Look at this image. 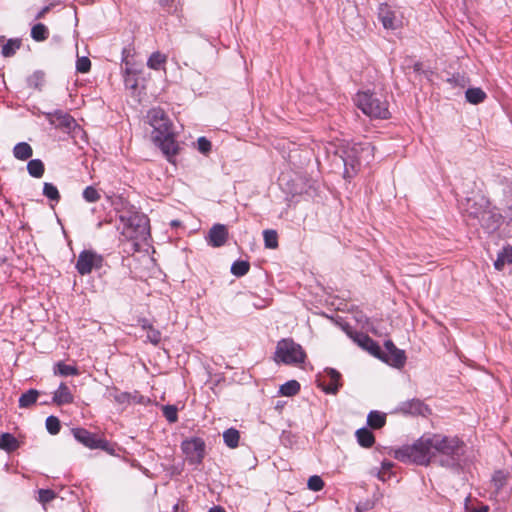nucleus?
<instances>
[{"instance_id":"nucleus-1","label":"nucleus","mask_w":512,"mask_h":512,"mask_svg":"<svg viewBox=\"0 0 512 512\" xmlns=\"http://www.w3.org/2000/svg\"><path fill=\"white\" fill-rule=\"evenodd\" d=\"M465 443L457 436L439 433L424 434L412 445H406L395 452L396 459L427 466L431 463L446 468L461 466Z\"/></svg>"},{"instance_id":"nucleus-2","label":"nucleus","mask_w":512,"mask_h":512,"mask_svg":"<svg viewBox=\"0 0 512 512\" xmlns=\"http://www.w3.org/2000/svg\"><path fill=\"white\" fill-rule=\"evenodd\" d=\"M147 121L153 128L152 138L169 162L179 153L180 147L175 139L173 124L161 108H152L147 113Z\"/></svg>"},{"instance_id":"nucleus-3","label":"nucleus","mask_w":512,"mask_h":512,"mask_svg":"<svg viewBox=\"0 0 512 512\" xmlns=\"http://www.w3.org/2000/svg\"><path fill=\"white\" fill-rule=\"evenodd\" d=\"M118 230L126 240L135 241V250H138V241H146L150 235L149 219L146 215L136 211L133 207L124 210L119 215Z\"/></svg>"},{"instance_id":"nucleus-4","label":"nucleus","mask_w":512,"mask_h":512,"mask_svg":"<svg viewBox=\"0 0 512 512\" xmlns=\"http://www.w3.org/2000/svg\"><path fill=\"white\" fill-rule=\"evenodd\" d=\"M344 177L352 178L363 163L369 164L374 158V147L369 142L354 143L343 150Z\"/></svg>"},{"instance_id":"nucleus-5","label":"nucleus","mask_w":512,"mask_h":512,"mask_svg":"<svg viewBox=\"0 0 512 512\" xmlns=\"http://www.w3.org/2000/svg\"><path fill=\"white\" fill-rule=\"evenodd\" d=\"M355 101L357 107L371 118L387 119L390 115L387 101L378 97L375 93L370 91L359 92Z\"/></svg>"},{"instance_id":"nucleus-6","label":"nucleus","mask_w":512,"mask_h":512,"mask_svg":"<svg viewBox=\"0 0 512 512\" xmlns=\"http://www.w3.org/2000/svg\"><path fill=\"white\" fill-rule=\"evenodd\" d=\"M306 354L298 343L292 339H282L277 343L274 360L277 363L297 365L304 363Z\"/></svg>"},{"instance_id":"nucleus-7","label":"nucleus","mask_w":512,"mask_h":512,"mask_svg":"<svg viewBox=\"0 0 512 512\" xmlns=\"http://www.w3.org/2000/svg\"><path fill=\"white\" fill-rule=\"evenodd\" d=\"M72 434L74 438L89 449H101L110 455L115 454V446L104 438H100L97 434L88 431L85 428H73Z\"/></svg>"},{"instance_id":"nucleus-8","label":"nucleus","mask_w":512,"mask_h":512,"mask_svg":"<svg viewBox=\"0 0 512 512\" xmlns=\"http://www.w3.org/2000/svg\"><path fill=\"white\" fill-rule=\"evenodd\" d=\"M205 442L199 437L186 439L181 443V449L186 461L191 465H200L205 456Z\"/></svg>"},{"instance_id":"nucleus-9","label":"nucleus","mask_w":512,"mask_h":512,"mask_svg":"<svg viewBox=\"0 0 512 512\" xmlns=\"http://www.w3.org/2000/svg\"><path fill=\"white\" fill-rule=\"evenodd\" d=\"M102 264L103 257L100 254L92 250H83L78 256L75 268L80 275H87L93 269L101 268Z\"/></svg>"},{"instance_id":"nucleus-10","label":"nucleus","mask_w":512,"mask_h":512,"mask_svg":"<svg viewBox=\"0 0 512 512\" xmlns=\"http://www.w3.org/2000/svg\"><path fill=\"white\" fill-rule=\"evenodd\" d=\"M471 214L472 218L477 219L481 227L488 233L497 230L502 223V216L491 210L490 207H488L487 210H481L480 212L471 210Z\"/></svg>"},{"instance_id":"nucleus-11","label":"nucleus","mask_w":512,"mask_h":512,"mask_svg":"<svg viewBox=\"0 0 512 512\" xmlns=\"http://www.w3.org/2000/svg\"><path fill=\"white\" fill-rule=\"evenodd\" d=\"M380 359L395 368H402L406 363L405 352L398 349L391 340L385 341Z\"/></svg>"},{"instance_id":"nucleus-12","label":"nucleus","mask_w":512,"mask_h":512,"mask_svg":"<svg viewBox=\"0 0 512 512\" xmlns=\"http://www.w3.org/2000/svg\"><path fill=\"white\" fill-rule=\"evenodd\" d=\"M318 386L327 394H336L342 386L341 374L333 368H326L318 378Z\"/></svg>"},{"instance_id":"nucleus-13","label":"nucleus","mask_w":512,"mask_h":512,"mask_svg":"<svg viewBox=\"0 0 512 512\" xmlns=\"http://www.w3.org/2000/svg\"><path fill=\"white\" fill-rule=\"evenodd\" d=\"M395 413L411 416H426L430 414L429 407L420 399L403 401L395 408Z\"/></svg>"},{"instance_id":"nucleus-14","label":"nucleus","mask_w":512,"mask_h":512,"mask_svg":"<svg viewBox=\"0 0 512 512\" xmlns=\"http://www.w3.org/2000/svg\"><path fill=\"white\" fill-rule=\"evenodd\" d=\"M228 239V230L223 224H215L209 230L207 242L212 247L223 246Z\"/></svg>"},{"instance_id":"nucleus-15","label":"nucleus","mask_w":512,"mask_h":512,"mask_svg":"<svg viewBox=\"0 0 512 512\" xmlns=\"http://www.w3.org/2000/svg\"><path fill=\"white\" fill-rule=\"evenodd\" d=\"M105 397L110 401H114L122 408H126L131 404V398L133 396H130V392L120 391L116 386H107Z\"/></svg>"},{"instance_id":"nucleus-16","label":"nucleus","mask_w":512,"mask_h":512,"mask_svg":"<svg viewBox=\"0 0 512 512\" xmlns=\"http://www.w3.org/2000/svg\"><path fill=\"white\" fill-rule=\"evenodd\" d=\"M73 399V395L65 383H61L53 395V402L58 405L70 404Z\"/></svg>"},{"instance_id":"nucleus-17","label":"nucleus","mask_w":512,"mask_h":512,"mask_svg":"<svg viewBox=\"0 0 512 512\" xmlns=\"http://www.w3.org/2000/svg\"><path fill=\"white\" fill-rule=\"evenodd\" d=\"M47 116L52 124L58 122L59 125L64 126L66 128H70L73 122L72 117L68 113L63 112L62 110H56L52 113H48Z\"/></svg>"},{"instance_id":"nucleus-18","label":"nucleus","mask_w":512,"mask_h":512,"mask_svg":"<svg viewBox=\"0 0 512 512\" xmlns=\"http://www.w3.org/2000/svg\"><path fill=\"white\" fill-rule=\"evenodd\" d=\"M379 18L386 29H396L395 13L387 5L380 8Z\"/></svg>"},{"instance_id":"nucleus-19","label":"nucleus","mask_w":512,"mask_h":512,"mask_svg":"<svg viewBox=\"0 0 512 512\" xmlns=\"http://www.w3.org/2000/svg\"><path fill=\"white\" fill-rule=\"evenodd\" d=\"M488 207L489 202L484 197L468 198L465 211L467 212L469 217H472L471 210H476L477 212H480L481 210H487Z\"/></svg>"},{"instance_id":"nucleus-20","label":"nucleus","mask_w":512,"mask_h":512,"mask_svg":"<svg viewBox=\"0 0 512 512\" xmlns=\"http://www.w3.org/2000/svg\"><path fill=\"white\" fill-rule=\"evenodd\" d=\"M356 438L359 445L364 448H370L375 442L373 433L367 428L358 429L356 431Z\"/></svg>"},{"instance_id":"nucleus-21","label":"nucleus","mask_w":512,"mask_h":512,"mask_svg":"<svg viewBox=\"0 0 512 512\" xmlns=\"http://www.w3.org/2000/svg\"><path fill=\"white\" fill-rule=\"evenodd\" d=\"M167 56L159 51L153 52L147 61V66L152 70L164 69Z\"/></svg>"},{"instance_id":"nucleus-22","label":"nucleus","mask_w":512,"mask_h":512,"mask_svg":"<svg viewBox=\"0 0 512 512\" xmlns=\"http://www.w3.org/2000/svg\"><path fill=\"white\" fill-rule=\"evenodd\" d=\"M465 97L469 103L476 105L482 103L487 95L481 88L473 87L466 90Z\"/></svg>"},{"instance_id":"nucleus-23","label":"nucleus","mask_w":512,"mask_h":512,"mask_svg":"<svg viewBox=\"0 0 512 512\" xmlns=\"http://www.w3.org/2000/svg\"><path fill=\"white\" fill-rule=\"evenodd\" d=\"M33 154L31 146L26 142H20L14 146L13 155L16 159L27 160Z\"/></svg>"},{"instance_id":"nucleus-24","label":"nucleus","mask_w":512,"mask_h":512,"mask_svg":"<svg viewBox=\"0 0 512 512\" xmlns=\"http://www.w3.org/2000/svg\"><path fill=\"white\" fill-rule=\"evenodd\" d=\"M386 423V415L379 411H371L367 416V424L373 429H380Z\"/></svg>"},{"instance_id":"nucleus-25","label":"nucleus","mask_w":512,"mask_h":512,"mask_svg":"<svg viewBox=\"0 0 512 512\" xmlns=\"http://www.w3.org/2000/svg\"><path fill=\"white\" fill-rule=\"evenodd\" d=\"M39 396V392L36 389H29L27 392L23 393L19 398V407L20 408H29L33 404L36 403L37 398Z\"/></svg>"},{"instance_id":"nucleus-26","label":"nucleus","mask_w":512,"mask_h":512,"mask_svg":"<svg viewBox=\"0 0 512 512\" xmlns=\"http://www.w3.org/2000/svg\"><path fill=\"white\" fill-rule=\"evenodd\" d=\"M54 374L60 376H73L78 375L79 371L76 366L68 365L60 361L54 365Z\"/></svg>"},{"instance_id":"nucleus-27","label":"nucleus","mask_w":512,"mask_h":512,"mask_svg":"<svg viewBox=\"0 0 512 512\" xmlns=\"http://www.w3.org/2000/svg\"><path fill=\"white\" fill-rule=\"evenodd\" d=\"M239 439H240V434L237 429L229 428L226 431H224V433H223L224 443L229 448H232V449L236 448L239 444Z\"/></svg>"},{"instance_id":"nucleus-28","label":"nucleus","mask_w":512,"mask_h":512,"mask_svg":"<svg viewBox=\"0 0 512 512\" xmlns=\"http://www.w3.org/2000/svg\"><path fill=\"white\" fill-rule=\"evenodd\" d=\"M28 173L34 178H41L44 174L45 167L40 159H32L27 164Z\"/></svg>"},{"instance_id":"nucleus-29","label":"nucleus","mask_w":512,"mask_h":512,"mask_svg":"<svg viewBox=\"0 0 512 512\" xmlns=\"http://www.w3.org/2000/svg\"><path fill=\"white\" fill-rule=\"evenodd\" d=\"M18 443L16 438L10 433H3L0 435V449H4L8 452L17 449Z\"/></svg>"},{"instance_id":"nucleus-30","label":"nucleus","mask_w":512,"mask_h":512,"mask_svg":"<svg viewBox=\"0 0 512 512\" xmlns=\"http://www.w3.org/2000/svg\"><path fill=\"white\" fill-rule=\"evenodd\" d=\"M45 83V73L43 71L37 70L33 72L27 78V84L30 88L40 90Z\"/></svg>"},{"instance_id":"nucleus-31","label":"nucleus","mask_w":512,"mask_h":512,"mask_svg":"<svg viewBox=\"0 0 512 512\" xmlns=\"http://www.w3.org/2000/svg\"><path fill=\"white\" fill-rule=\"evenodd\" d=\"M21 46L20 39H9L2 47L1 54L3 57H11Z\"/></svg>"},{"instance_id":"nucleus-32","label":"nucleus","mask_w":512,"mask_h":512,"mask_svg":"<svg viewBox=\"0 0 512 512\" xmlns=\"http://www.w3.org/2000/svg\"><path fill=\"white\" fill-rule=\"evenodd\" d=\"M300 390V384L296 380H290L280 386V394L283 396H294Z\"/></svg>"},{"instance_id":"nucleus-33","label":"nucleus","mask_w":512,"mask_h":512,"mask_svg":"<svg viewBox=\"0 0 512 512\" xmlns=\"http://www.w3.org/2000/svg\"><path fill=\"white\" fill-rule=\"evenodd\" d=\"M49 36V31H48V28L42 24V23H38L36 25H34L31 29V37L35 40V41H45Z\"/></svg>"},{"instance_id":"nucleus-34","label":"nucleus","mask_w":512,"mask_h":512,"mask_svg":"<svg viewBox=\"0 0 512 512\" xmlns=\"http://www.w3.org/2000/svg\"><path fill=\"white\" fill-rule=\"evenodd\" d=\"M43 195L55 203H58L61 198L58 188L54 184L48 182H45L43 185Z\"/></svg>"},{"instance_id":"nucleus-35","label":"nucleus","mask_w":512,"mask_h":512,"mask_svg":"<svg viewBox=\"0 0 512 512\" xmlns=\"http://www.w3.org/2000/svg\"><path fill=\"white\" fill-rule=\"evenodd\" d=\"M250 264L248 261L237 260L231 266V273L236 277H242L249 272Z\"/></svg>"},{"instance_id":"nucleus-36","label":"nucleus","mask_w":512,"mask_h":512,"mask_svg":"<svg viewBox=\"0 0 512 512\" xmlns=\"http://www.w3.org/2000/svg\"><path fill=\"white\" fill-rule=\"evenodd\" d=\"M263 237L266 248L276 249L278 247V235L275 230H265Z\"/></svg>"},{"instance_id":"nucleus-37","label":"nucleus","mask_w":512,"mask_h":512,"mask_svg":"<svg viewBox=\"0 0 512 512\" xmlns=\"http://www.w3.org/2000/svg\"><path fill=\"white\" fill-rule=\"evenodd\" d=\"M82 196L88 203H95L101 198L99 191L94 186H87L83 190Z\"/></svg>"},{"instance_id":"nucleus-38","label":"nucleus","mask_w":512,"mask_h":512,"mask_svg":"<svg viewBox=\"0 0 512 512\" xmlns=\"http://www.w3.org/2000/svg\"><path fill=\"white\" fill-rule=\"evenodd\" d=\"M46 429L51 435H56L60 432L61 424L59 419L56 416H48L46 418Z\"/></svg>"},{"instance_id":"nucleus-39","label":"nucleus","mask_w":512,"mask_h":512,"mask_svg":"<svg viewBox=\"0 0 512 512\" xmlns=\"http://www.w3.org/2000/svg\"><path fill=\"white\" fill-rule=\"evenodd\" d=\"M307 486L310 490L317 492V491H320L323 489L324 481L322 480V478L320 476L313 475V476L309 477Z\"/></svg>"},{"instance_id":"nucleus-40","label":"nucleus","mask_w":512,"mask_h":512,"mask_svg":"<svg viewBox=\"0 0 512 512\" xmlns=\"http://www.w3.org/2000/svg\"><path fill=\"white\" fill-rule=\"evenodd\" d=\"M393 467V463L389 461H383L381 470L377 473V477L379 480L385 482L390 478V470Z\"/></svg>"},{"instance_id":"nucleus-41","label":"nucleus","mask_w":512,"mask_h":512,"mask_svg":"<svg viewBox=\"0 0 512 512\" xmlns=\"http://www.w3.org/2000/svg\"><path fill=\"white\" fill-rule=\"evenodd\" d=\"M91 69V61L88 57H78L76 61V70L79 73H87Z\"/></svg>"},{"instance_id":"nucleus-42","label":"nucleus","mask_w":512,"mask_h":512,"mask_svg":"<svg viewBox=\"0 0 512 512\" xmlns=\"http://www.w3.org/2000/svg\"><path fill=\"white\" fill-rule=\"evenodd\" d=\"M163 415L170 422L174 423L178 419L177 408L173 405H165L162 408Z\"/></svg>"},{"instance_id":"nucleus-43","label":"nucleus","mask_w":512,"mask_h":512,"mask_svg":"<svg viewBox=\"0 0 512 512\" xmlns=\"http://www.w3.org/2000/svg\"><path fill=\"white\" fill-rule=\"evenodd\" d=\"M354 341L365 350L367 345H372V338L369 337L365 333H356L354 336Z\"/></svg>"},{"instance_id":"nucleus-44","label":"nucleus","mask_w":512,"mask_h":512,"mask_svg":"<svg viewBox=\"0 0 512 512\" xmlns=\"http://www.w3.org/2000/svg\"><path fill=\"white\" fill-rule=\"evenodd\" d=\"M38 495H39V498H38L39 501L43 504L52 501L56 496L55 492L50 489H40L38 491Z\"/></svg>"},{"instance_id":"nucleus-45","label":"nucleus","mask_w":512,"mask_h":512,"mask_svg":"<svg viewBox=\"0 0 512 512\" xmlns=\"http://www.w3.org/2000/svg\"><path fill=\"white\" fill-rule=\"evenodd\" d=\"M197 148L202 154H208L211 151V142L206 137H199Z\"/></svg>"},{"instance_id":"nucleus-46","label":"nucleus","mask_w":512,"mask_h":512,"mask_svg":"<svg viewBox=\"0 0 512 512\" xmlns=\"http://www.w3.org/2000/svg\"><path fill=\"white\" fill-rule=\"evenodd\" d=\"M375 504H376V501L372 500V499H366V500L360 501L356 506V511L357 512L370 511L374 508Z\"/></svg>"},{"instance_id":"nucleus-47","label":"nucleus","mask_w":512,"mask_h":512,"mask_svg":"<svg viewBox=\"0 0 512 512\" xmlns=\"http://www.w3.org/2000/svg\"><path fill=\"white\" fill-rule=\"evenodd\" d=\"M147 331V339L154 345H157L161 340V333L159 330L155 329L153 326L149 328Z\"/></svg>"},{"instance_id":"nucleus-48","label":"nucleus","mask_w":512,"mask_h":512,"mask_svg":"<svg viewBox=\"0 0 512 512\" xmlns=\"http://www.w3.org/2000/svg\"><path fill=\"white\" fill-rule=\"evenodd\" d=\"M366 351H368L371 355L381 358L383 349L372 339V345H367L365 348Z\"/></svg>"},{"instance_id":"nucleus-49","label":"nucleus","mask_w":512,"mask_h":512,"mask_svg":"<svg viewBox=\"0 0 512 512\" xmlns=\"http://www.w3.org/2000/svg\"><path fill=\"white\" fill-rule=\"evenodd\" d=\"M253 298V301L251 302L252 306L256 309H264L270 305V300L265 298H258L255 296H251Z\"/></svg>"},{"instance_id":"nucleus-50","label":"nucleus","mask_w":512,"mask_h":512,"mask_svg":"<svg viewBox=\"0 0 512 512\" xmlns=\"http://www.w3.org/2000/svg\"><path fill=\"white\" fill-rule=\"evenodd\" d=\"M493 481L495 482V485L497 488H500L503 486L504 483V475L501 471H497L493 476Z\"/></svg>"},{"instance_id":"nucleus-51","label":"nucleus","mask_w":512,"mask_h":512,"mask_svg":"<svg viewBox=\"0 0 512 512\" xmlns=\"http://www.w3.org/2000/svg\"><path fill=\"white\" fill-rule=\"evenodd\" d=\"M130 396H135V397H132L131 398V403H144L145 402V398L143 395H141L139 392L137 391H134L132 393H130Z\"/></svg>"},{"instance_id":"nucleus-52","label":"nucleus","mask_w":512,"mask_h":512,"mask_svg":"<svg viewBox=\"0 0 512 512\" xmlns=\"http://www.w3.org/2000/svg\"><path fill=\"white\" fill-rule=\"evenodd\" d=\"M501 255L505 262L512 264V247L505 248Z\"/></svg>"},{"instance_id":"nucleus-53","label":"nucleus","mask_w":512,"mask_h":512,"mask_svg":"<svg viewBox=\"0 0 512 512\" xmlns=\"http://www.w3.org/2000/svg\"><path fill=\"white\" fill-rule=\"evenodd\" d=\"M52 5H47L45 7H43L35 16V19L38 20V19H41L43 18L51 9Z\"/></svg>"},{"instance_id":"nucleus-54","label":"nucleus","mask_w":512,"mask_h":512,"mask_svg":"<svg viewBox=\"0 0 512 512\" xmlns=\"http://www.w3.org/2000/svg\"><path fill=\"white\" fill-rule=\"evenodd\" d=\"M505 263H506V262H505V259H504V258L502 257V255L500 254V255L498 256L497 260L495 261L494 266H495V268H496V269L501 270V269L503 268V266H504V264H505Z\"/></svg>"},{"instance_id":"nucleus-55","label":"nucleus","mask_w":512,"mask_h":512,"mask_svg":"<svg viewBox=\"0 0 512 512\" xmlns=\"http://www.w3.org/2000/svg\"><path fill=\"white\" fill-rule=\"evenodd\" d=\"M139 324L143 330H148L149 328L152 327V325L149 323V321L145 318L140 319Z\"/></svg>"},{"instance_id":"nucleus-56","label":"nucleus","mask_w":512,"mask_h":512,"mask_svg":"<svg viewBox=\"0 0 512 512\" xmlns=\"http://www.w3.org/2000/svg\"><path fill=\"white\" fill-rule=\"evenodd\" d=\"M489 507L487 505H481L479 507L473 508L470 512H488Z\"/></svg>"},{"instance_id":"nucleus-57","label":"nucleus","mask_w":512,"mask_h":512,"mask_svg":"<svg viewBox=\"0 0 512 512\" xmlns=\"http://www.w3.org/2000/svg\"><path fill=\"white\" fill-rule=\"evenodd\" d=\"M209 512H225V510L219 506L212 507Z\"/></svg>"},{"instance_id":"nucleus-58","label":"nucleus","mask_w":512,"mask_h":512,"mask_svg":"<svg viewBox=\"0 0 512 512\" xmlns=\"http://www.w3.org/2000/svg\"><path fill=\"white\" fill-rule=\"evenodd\" d=\"M170 224H171V226H173V227H177V226H179V225H180V221H178V220H172Z\"/></svg>"},{"instance_id":"nucleus-59","label":"nucleus","mask_w":512,"mask_h":512,"mask_svg":"<svg viewBox=\"0 0 512 512\" xmlns=\"http://www.w3.org/2000/svg\"><path fill=\"white\" fill-rule=\"evenodd\" d=\"M508 210H509L510 220L512 221V206H510Z\"/></svg>"},{"instance_id":"nucleus-60","label":"nucleus","mask_w":512,"mask_h":512,"mask_svg":"<svg viewBox=\"0 0 512 512\" xmlns=\"http://www.w3.org/2000/svg\"><path fill=\"white\" fill-rule=\"evenodd\" d=\"M102 224H103L102 222H99V223L97 224V227H98V228H100V227L102 226Z\"/></svg>"}]
</instances>
